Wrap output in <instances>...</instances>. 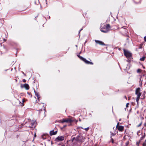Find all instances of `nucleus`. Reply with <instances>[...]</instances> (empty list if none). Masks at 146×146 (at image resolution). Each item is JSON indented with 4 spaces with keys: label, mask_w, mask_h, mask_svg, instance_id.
<instances>
[{
    "label": "nucleus",
    "mask_w": 146,
    "mask_h": 146,
    "mask_svg": "<svg viewBox=\"0 0 146 146\" xmlns=\"http://www.w3.org/2000/svg\"><path fill=\"white\" fill-rule=\"evenodd\" d=\"M100 29V31L104 33L108 32L110 29V26L109 24L104 25Z\"/></svg>",
    "instance_id": "f257e3e1"
},
{
    "label": "nucleus",
    "mask_w": 146,
    "mask_h": 146,
    "mask_svg": "<svg viewBox=\"0 0 146 146\" xmlns=\"http://www.w3.org/2000/svg\"><path fill=\"white\" fill-rule=\"evenodd\" d=\"M36 124V123L34 120L31 121L26 123V126L27 127L34 128Z\"/></svg>",
    "instance_id": "f03ea898"
},
{
    "label": "nucleus",
    "mask_w": 146,
    "mask_h": 146,
    "mask_svg": "<svg viewBox=\"0 0 146 146\" xmlns=\"http://www.w3.org/2000/svg\"><path fill=\"white\" fill-rule=\"evenodd\" d=\"M140 88H138L136 89L135 91V94L137 95V97L136 99V102L137 104H138L139 100L140 97L141 95V93L140 92Z\"/></svg>",
    "instance_id": "7ed1b4c3"
},
{
    "label": "nucleus",
    "mask_w": 146,
    "mask_h": 146,
    "mask_svg": "<svg viewBox=\"0 0 146 146\" xmlns=\"http://www.w3.org/2000/svg\"><path fill=\"white\" fill-rule=\"evenodd\" d=\"M124 52L125 55L127 58H129L131 57L132 54L129 51L124 50Z\"/></svg>",
    "instance_id": "20e7f679"
},
{
    "label": "nucleus",
    "mask_w": 146,
    "mask_h": 146,
    "mask_svg": "<svg viewBox=\"0 0 146 146\" xmlns=\"http://www.w3.org/2000/svg\"><path fill=\"white\" fill-rule=\"evenodd\" d=\"M80 59L84 61L86 64H93V63L92 62H90L88 60H87L86 59L83 58L81 56H80Z\"/></svg>",
    "instance_id": "39448f33"
},
{
    "label": "nucleus",
    "mask_w": 146,
    "mask_h": 146,
    "mask_svg": "<svg viewBox=\"0 0 146 146\" xmlns=\"http://www.w3.org/2000/svg\"><path fill=\"white\" fill-rule=\"evenodd\" d=\"M85 138H83L82 136H79L77 137L75 139L77 141H78L80 142H82L84 140Z\"/></svg>",
    "instance_id": "423d86ee"
},
{
    "label": "nucleus",
    "mask_w": 146,
    "mask_h": 146,
    "mask_svg": "<svg viewBox=\"0 0 146 146\" xmlns=\"http://www.w3.org/2000/svg\"><path fill=\"white\" fill-rule=\"evenodd\" d=\"M64 139V137L63 136H59L55 139V141L58 142L63 140Z\"/></svg>",
    "instance_id": "0eeeda50"
},
{
    "label": "nucleus",
    "mask_w": 146,
    "mask_h": 146,
    "mask_svg": "<svg viewBox=\"0 0 146 146\" xmlns=\"http://www.w3.org/2000/svg\"><path fill=\"white\" fill-rule=\"evenodd\" d=\"M21 86L22 88H24L27 90H29V85L27 84L22 85Z\"/></svg>",
    "instance_id": "6e6552de"
},
{
    "label": "nucleus",
    "mask_w": 146,
    "mask_h": 146,
    "mask_svg": "<svg viewBox=\"0 0 146 146\" xmlns=\"http://www.w3.org/2000/svg\"><path fill=\"white\" fill-rule=\"evenodd\" d=\"M72 122V120L70 119H63L61 120V122L62 123H63L64 122H68L71 123Z\"/></svg>",
    "instance_id": "1a4fd4ad"
},
{
    "label": "nucleus",
    "mask_w": 146,
    "mask_h": 146,
    "mask_svg": "<svg viewBox=\"0 0 146 146\" xmlns=\"http://www.w3.org/2000/svg\"><path fill=\"white\" fill-rule=\"evenodd\" d=\"M95 42H96V43L98 44H99L100 45H105V44H104V43L103 42H102L101 41H100V40H95Z\"/></svg>",
    "instance_id": "9d476101"
},
{
    "label": "nucleus",
    "mask_w": 146,
    "mask_h": 146,
    "mask_svg": "<svg viewBox=\"0 0 146 146\" xmlns=\"http://www.w3.org/2000/svg\"><path fill=\"white\" fill-rule=\"evenodd\" d=\"M117 129L119 131H122L124 130V127L123 126H118Z\"/></svg>",
    "instance_id": "9b49d317"
},
{
    "label": "nucleus",
    "mask_w": 146,
    "mask_h": 146,
    "mask_svg": "<svg viewBox=\"0 0 146 146\" xmlns=\"http://www.w3.org/2000/svg\"><path fill=\"white\" fill-rule=\"evenodd\" d=\"M57 133V131H54V130H52L50 131V135H53L56 134Z\"/></svg>",
    "instance_id": "f8f14e48"
},
{
    "label": "nucleus",
    "mask_w": 146,
    "mask_h": 146,
    "mask_svg": "<svg viewBox=\"0 0 146 146\" xmlns=\"http://www.w3.org/2000/svg\"><path fill=\"white\" fill-rule=\"evenodd\" d=\"M35 95L37 96V99L38 100H39V98H40L39 95L38 94V93L36 92L35 91Z\"/></svg>",
    "instance_id": "ddd939ff"
},
{
    "label": "nucleus",
    "mask_w": 146,
    "mask_h": 146,
    "mask_svg": "<svg viewBox=\"0 0 146 146\" xmlns=\"http://www.w3.org/2000/svg\"><path fill=\"white\" fill-rule=\"evenodd\" d=\"M145 56H143L142 58H140V60L141 61H144L145 60Z\"/></svg>",
    "instance_id": "4468645a"
},
{
    "label": "nucleus",
    "mask_w": 146,
    "mask_h": 146,
    "mask_svg": "<svg viewBox=\"0 0 146 146\" xmlns=\"http://www.w3.org/2000/svg\"><path fill=\"white\" fill-rule=\"evenodd\" d=\"M42 137L43 139H46V136L45 135H42Z\"/></svg>",
    "instance_id": "2eb2a0df"
},
{
    "label": "nucleus",
    "mask_w": 146,
    "mask_h": 146,
    "mask_svg": "<svg viewBox=\"0 0 146 146\" xmlns=\"http://www.w3.org/2000/svg\"><path fill=\"white\" fill-rule=\"evenodd\" d=\"M137 72L138 73H139V72H141V70L140 69H138L137 70Z\"/></svg>",
    "instance_id": "dca6fc26"
},
{
    "label": "nucleus",
    "mask_w": 146,
    "mask_h": 146,
    "mask_svg": "<svg viewBox=\"0 0 146 146\" xmlns=\"http://www.w3.org/2000/svg\"><path fill=\"white\" fill-rule=\"evenodd\" d=\"M89 129V127H87V128L84 129L86 131H88Z\"/></svg>",
    "instance_id": "f3484780"
},
{
    "label": "nucleus",
    "mask_w": 146,
    "mask_h": 146,
    "mask_svg": "<svg viewBox=\"0 0 146 146\" xmlns=\"http://www.w3.org/2000/svg\"><path fill=\"white\" fill-rule=\"evenodd\" d=\"M129 105V103H127L126 105V108H127L128 107V105Z\"/></svg>",
    "instance_id": "a211bd4d"
},
{
    "label": "nucleus",
    "mask_w": 146,
    "mask_h": 146,
    "mask_svg": "<svg viewBox=\"0 0 146 146\" xmlns=\"http://www.w3.org/2000/svg\"><path fill=\"white\" fill-rule=\"evenodd\" d=\"M143 146H146V143H143Z\"/></svg>",
    "instance_id": "6ab92c4d"
},
{
    "label": "nucleus",
    "mask_w": 146,
    "mask_h": 146,
    "mask_svg": "<svg viewBox=\"0 0 146 146\" xmlns=\"http://www.w3.org/2000/svg\"><path fill=\"white\" fill-rule=\"evenodd\" d=\"M139 142H137V143H136V145L138 146L139 145Z\"/></svg>",
    "instance_id": "aec40b11"
},
{
    "label": "nucleus",
    "mask_w": 146,
    "mask_h": 146,
    "mask_svg": "<svg viewBox=\"0 0 146 146\" xmlns=\"http://www.w3.org/2000/svg\"><path fill=\"white\" fill-rule=\"evenodd\" d=\"M26 80L25 79H24L23 80V82H26Z\"/></svg>",
    "instance_id": "412c9836"
},
{
    "label": "nucleus",
    "mask_w": 146,
    "mask_h": 146,
    "mask_svg": "<svg viewBox=\"0 0 146 146\" xmlns=\"http://www.w3.org/2000/svg\"><path fill=\"white\" fill-rule=\"evenodd\" d=\"M144 40L146 42V36H145L144 38Z\"/></svg>",
    "instance_id": "4be33fe9"
},
{
    "label": "nucleus",
    "mask_w": 146,
    "mask_h": 146,
    "mask_svg": "<svg viewBox=\"0 0 146 146\" xmlns=\"http://www.w3.org/2000/svg\"><path fill=\"white\" fill-rule=\"evenodd\" d=\"M141 123H140L138 126V127H139L141 125Z\"/></svg>",
    "instance_id": "5701e85b"
},
{
    "label": "nucleus",
    "mask_w": 146,
    "mask_h": 146,
    "mask_svg": "<svg viewBox=\"0 0 146 146\" xmlns=\"http://www.w3.org/2000/svg\"><path fill=\"white\" fill-rule=\"evenodd\" d=\"M144 137H143H143H141V140L142 139H143V138H144Z\"/></svg>",
    "instance_id": "b1692460"
},
{
    "label": "nucleus",
    "mask_w": 146,
    "mask_h": 146,
    "mask_svg": "<svg viewBox=\"0 0 146 146\" xmlns=\"http://www.w3.org/2000/svg\"><path fill=\"white\" fill-rule=\"evenodd\" d=\"M82 29H81V30H80V31H79V33H80V31L81 30H82Z\"/></svg>",
    "instance_id": "393cba45"
},
{
    "label": "nucleus",
    "mask_w": 146,
    "mask_h": 146,
    "mask_svg": "<svg viewBox=\"0 0 146 146\" xmlns=\"http://www.w3.org/2000/svg\"><path fill=\"white\" fill-rule=\"evenodd\" d=\"M111 135H113V136H114V134H113V133H112L111 134Z\"/></svg>",
    "instance_id": "a878e982"
},
{
    "label": "nucleus",
    "mask_w": 146,
    "mask_h": 146,
    "mask_svg": "<svg viewBox=\"0 0 146 146\" xmlns=\"http://www.w3.org/2000/svg\"><path fill=\"white\" fill-rule=\"evenodd\" d=\"M111 139L112 141V143H113V140L112 138H111Z\"/></svg>",
    "instance_id": "bb28decb"
},
{
    "label": "nucleus",
    "mask_w": 146,
    "mask_h": 146,
    "mask_svg": "<svg viewBox=\"0 0 146 146\" xmlns=\"http://www.w3.org/2000/svg\"><path fill=\"white\" fill-rule=\"evenodd\" d=\"M3 40H4V41H6V39H3Z\"/></svg>",
    "instance_id": "cd10ccee"
},
{
    "label": "nucleus",
    "mask_w": 146,
    "mask_h": 146,
    "mask_svg": "<svg viewBox=\"0 0 146 146\" xmlns=\"http://www.w3.org/2000/svg\"><path fill=\"white\" fill-rule=\"evenodd\" d=\"M22 101H23V102H24V99H23L22 100Z\"/></svg>",
    "instance_id": "c85d7f7f"
},
{
    "label": "nucleus",
    "mask_w": 146,
    "mask_h": 146,
    "mask_svg": "<svg viewBox=\"0 0 146 146\" xmlns=\"http://www.w3.org/2000/svg\"><path fill=\"white\" fill-rule=\"evenodd\" d=\"M144 143H146V139L145 140V141Z\"/></svg>",
    "instance_id": "c756f323"
},
{
    "label": "nucleus",
    "mask_w": 146,
    "mask_h": 146,
    "mask_svg": "<svg viewBox=\"0 0 146 146\" xmlns=\"http://www.w3.org/2000/svg\"><path fill=\"white\" fill-rule=\"evenodd\" d=\"M125 98L126 99H127V98L126 96H125Z\"/></svg>",
    "instance_id": "7c9ffc66"
},
{
    "label": "nucleus",
    "mask_w": 146,
    "mask_h": 146,
    "mask_svg": "<svg viewBox=\"0 0 146 146\" xmlns=\"http://www.w3.org/2000/svg\"><path fill=\"white\" fill-rule=\"evenodd\" d=\"M80 55H78V56L79 58H80Z\"/></svg>",
    "instance_id": "2f4dec72"
},
{
    "label": "nucleus",
    "mask_w": 146,
    "mask_h": 146,
    "mask_svg": "<svg viewBox=\"0 0 146 146\" xmlns=\"http://www.w3.org/2000/svg\"><path fill=\"white\" fill-rule=\"evenodd\" d=\"M66 126V125H64V127H65Z\"/></svg>",
    "instance_id": "473e14b6"
},
{
    "label": "nucleus",
    "mask_w": 146,
    "mask_h": 146,
    "mask_svg": "<svg viewBox=\"0 0 146 146\" xmlns=\"http://www.w3.org/2000/svg\"><path fill=\"white\" fill-rule=\"evenodd\" d=\"M36 135L35 134V137H36Z\"/></svg>",
    "instance_id": "72a5a7b5"
},
{
    "label": "nucleus",
    "mask_w": 146,
    "mask_h": 146,
    "mask_svg": "<svg viewBox=\"0 0 146 146\" xmlns=\"http://www.w3.org/2000/svg\"><path fill=\"white\" fill-rule=\"evenodd\" d=\"M129 99H130V98H129V99H128V100H129Z\"/></svg>",
    "instance_id": "f704fd0d"
},
{
    "label": "nucleus",
    "mask_w": 146,
    "mask_h": 146,
    "mask_svg": "<svg viewBox=\"0 0 146 146\" xmlns=\"http://www.w3.org/2000/svg\"><path fill=\"white\" fill-rule=\"evenodd\" d=\"M141 48V47H140L139 48Z\"/></svg>",
    "instance_id": "c9c22d12"
},
{
    "label": "nucleus",
    "mask_w": 146,
    "mask_h": 146,
    "mask_svg": "<svg viewBox=\"0 0 146 146\" xmlns=\"http://www.w3.org/2000/svg\"><path fill=\"white\" fill-rule=\"evenodd\" d=\"M119 120V121H120L121 120V119H120Z\"/></svg>",
    "instance_id": "e433bc0d"
}]
</instances>
